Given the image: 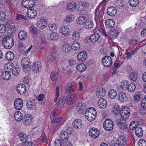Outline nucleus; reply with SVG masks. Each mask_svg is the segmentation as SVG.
Here are the masks:
<instances>
[{"mask_svg": "<svg viewBox=\"0 0 146 146\" xmlns=\"http://www.w3.org/2000/svg\"><path fill=\"white\" fill-rule=\"evenodd\" d=\"M118 34V33L117 32H113L110 34V37L111 39H114L117 37Z\"/></svg>", "mask_w": 146, "mask_h": 146, "instance_id": "58", "label": "nucleus"}, {"mask_svg": "<svg viewBox=\"0 0 146 146\" xmlns=\"http://www.w3.org/2000/svg\"><path fill=\"white\" fill-rule=\"evenodd\" d=\"M120 107L117 105L114 106L112 108V111L115 114L117 115L119 113Z\"/></svg>", "mask_w": 146, "mask_h": 146, "instance_id": "50", "label": "nucleus"}, {"mask_svg": "<svg viewBox=\"0 0 146 146\" xmlns=\"http://www.w3.org/2000/svg\"><path fill=\"white\" fill-rule=\"evenodd\" d=\"M31 116L29 114H27L24 115L23 119V123L25 125H29L31 121Z\"/></svg>", "mask_w": 146, "mask_h": 146, "instance_id": "22", "label": "nucleus"}, {"mask_svg": "<svg viewBox=\"0 0 146 146\" xmlns=\"http://www.w3.org/2000/svg\"><path fill=\"white\" fill-rule=\"evenodd\" d=\"M80 44L76 41H74L71 46V48L74 50H76L80 48Z\"/></svg>", "mask_w": 146, "mask_h": 146, "instance_id": "40", "label": "nucleus"}, {"mask_svg": "<svg viewBox=\"0 0 146 146\" xmlns=\"http://www.w3.org/2000/svg\"><path fill=\"white\" fill-rule=\"evenodd\" d=\"M26 104L27 108L31 110L34 109L36 106L35 101L31 99H28L27 100Z\"/></svg>", "mask_w": 146, "mask_h": 146, "instance_id": "12", "label": "nucleus"}, {"mask_svg": "<svg viewBox=\"0 0 146 146\" xmlns=\"http://www.w3.org/2000/svg\"><path fill=\"white\" fill-rule=\"evenodd\" d=\"M129 3L131 6L136 7L139 4V1L138 0H129Z\"/></svg>", "mask_w": 146, "mask_h": 146, "instance_id": "55", "label": "nucleus"}, {"mask_svg": "<svg viewBox=\"0 0 146 146\" xmlns=\"http://www.w3.org/2000/svg\"><path fill=\"white\" fill-rule=\"evenodd\" d=\"M135 133L136 135L139 137L142 136L143 135V131L142 129L140 127H136L135 130Z\"/></svg>", "mask_w": 146, "mask_h": 146, "instance_id": "36", "label": "nucleus"}, {"mask_svg": "<svg viewBox=\"0 0 146 146\" xmlns=\"http://www.w3.org/2000/svg\"><path fill=\"white\" fill-rule=\"evenodd\" d=\"M128 84V82L126 80H124L121 84L120 88L123 90H125L127 89V87Z\"/></svg>", "mask_w": 146, "mask_h": 146, "instance_id": "56", "label": "nucleus"}, {"mask_svg": "<svg viewBox=\"0 0 146 146\" xmlns=\"http://www.w3.org/2000/svg\"><path fill=\"white\" fill-rule=\"evenodd\" d=\"M27 15L30 18H33L37 15V12L34 9H29L27 11Z\"/></svg>", "mask_w": 146, "mask_h": 146, "instance_id": "25", "label": "nucleus"}, {"mask_svg": "<svg viewBox=\"0 0 146 146\" xmlns=\"http://www.w3.org/2000/svg\"><path fill=\"white\" fill-rule=\"evenodd\" d=\"M14 106L16 110H21L23 106V100L20 98L17 99L14 101Z\"/></svg>", "mask_w": 146, "mask_h": 146, "instance_id": "16", "label": "nucleus"}, {"mask_svg": "<svg viewBox=\"0 0 146 146\" xmlns=\"http://www.w3.org/2000/svg\"><path fill=\"white\" fill-rule=\"evenodd\" d=\"M139 146H146V141L143 139L140 140L139 142Z\"/></svg>", "mask_w": 146, "mask_h": 146, "instance_id": "64", "label": "nucleus"}, {"mask_svg": "<svg viewBox=\"0 0 146 146\" xmlns=\"http://www.w3.org/2000/svg\"><path fill=\"white\" fill-rule=\"evenodd\" d=\"M100 38V35L98 33H95L90 35V40L92 42H95L98 40Z\"/></svg>", "mask_w": 146, "mask_h": 146, "instance_id": "23", "label": "nucleus"}, {"mask_svg": "<svg viewBox=\"0 0 146 146\" xmlns=\"http://www.w3.org/2000/svg\"><path fill=\"white\" fill-rule=\"evenodd\" d=\"M94 26V23L93 21L90 20H86L84 24V27L86 29H90L93 27Z\"/></svg>", "mask_w": 146, "mask_h": 146, "instance_id": "35", "label": "nucleus"}, {"mask_svg": "<svg viewBox=\"0 0 146 146\" xmlns=\"http://www.w3.org/2000/svg\"><path fill=\"white\" fill-rule=\"evenodd\" d=\"M111 146H120L117 139L116 140H112L111 141Z\"/></svg>", "mask_w": 146, "mask_h": 146, "instance_id": "62", "label": "nucleus"}, {"mask_svg": "<svg viewBox=\"0 0 146 146\" xmlns=\"http://www.w3.org/2000/svg\"><path fill=\"white\" fill-rule=\"evenodd\" d=\"M2 42L3 46L7 49H10L12 48L14 44V41L12 38L8 36L3 37Z\"/></svg>", "mask_w": 146, "mask_h": 146, "instance_id": "2", "label": "nucleus"}, {"mask_svg": "<svg viewBox=\"0 0 146 146\" xmlns=\"http://www.w3.org/2000/svg\"><path fill=\"white\" fill-rule=\"evenodd\" d=\"M76 68L78 70L81 72L85 71L86 69V67L85 64L81 63L77 65Z\"/></svg>", "mask_w": 146, "mask_h": 146, "instance_id": "43", "label": "nucleus"}, {"mask_svg": "<svg viewBox=\"0 0 146 146\" xmlns=\"http://www.w3.org/2000/svg\"><path fill=\"white\" fill-rule=\"evenodd\" d=\"M120 114L121 117L123 120H127L130 114L129 109L126 106L122 107L120 111Z\"/></svg>", "mask_w": 146, "mask_h": 146, "instance_id": "5", "label": "nucleus"}, {"mask_svg": "<svg viewBox=\"0 0 146 146\" xmlns=\"http://www.w3.org/2000/svg\"><path fill=\"white\" fill-rule=\"evenodd\" d=\"M80 35L79 32L75 31L72 33V38L74 40H78L80 38Z\"/></svg>", "mask_w": 146, "mask_h": 146, "instance_id": "44", "label": "nucleus"}, {"mask_svg": "<svg viewBox=\"0 0 146 146\" xmlns=\"http://www.w3.org/2000/svg\"><path fill=\"white\" fill-rule=\"evenodd\" d=\"M19 68L18 66H17L13 67L12 70V73L13 75L17 76L19 74Z\"/></svg>", "mask_w": 146, "mask_h": 146, "instance_id": "53", "label": "nucleus"}, {"mask_svg": "<svg viewBox=\"0 0 146 146\" xmlns=\"http://www.w3.org/2000/svg\"><path fill=\"white\" fill-rule=\"evenodd\" d=\"M30 60L27 57H25L22 59L21 64L23 66V70L25 72H28L31 69Z\"/></svg>", "mask_w": 146, "mask_h": 146, "instance_id": "4", "label": "nucleus"}, {"mask_svg": "<svg viewBox=\"0 0 146 146\" xmlns=\"http://www.w3.org/2000/svg\"><path fill=\"white\" fill-rule=\"evenodd\" d=\"M41 141L44 143H48V139L46 138V136L44 133H43L41 137Z\"/></svg>", "mask_w": 146, "mask_h": 146, "instance_id": "61", "label": "nucleus"}, {"mask_svg": "<svg viewBox=\"0 0 146 146\" xmlns=\"http://www.w3.org/2000/svg\"><path fill=\"white\" fill-rule=\"evenodd\" d=\"M90 5V3L89 2L84 1L81 3V6L83 7H88Z\"/></svg>", "mask_w": 146, "mask_h": 146, "instance_id": "63", "label": "nucleus"}, {"mask_svg": "<svg viewBox=\"0 0 146 146\" xmlns=\"http://www.w3.org/2000/svg\"><path fill=\"white\" fill-rule=\"evenodd\" d=\"M117 140L120 144V146L124 145L126 143V141L123 137H119Z\"/></svg>", "mask_w": 146, "mask_h": 146, "instance_id": "54", "label": "nucleus"}, {"mask_svg": "<svg viewBox=\"0 0 146 146\" xmlns=\"http://www.w3.org/2000/svg\"><path fill=\"white\" fill-rule=\"evenodd\" d=\"M78 97V95L76 93H70L67 96L66 98V103L68 105L73 104L76 102Z\"/></svg>", "mask_w": 146, "mask_h": 146, "instance_id": "3", "label": "nucleus"}, {"mask_svg": "<svg viewBox=\"0 0 146 146\" xmlns=\"http://www.w3.org/2000/svg\"><path fill=\"white\" fill-rule=\"evenodd\" d=\"M115 25L114 21L112 19H108L106 22V25L107 27L110 28L113 27Z\"/></svg>", "mask_w": 146, "mask_h": 146, "instance_id": "42", "label": "nucleus"}, {"mask_svg": "<svg viewBox=\"0 0 146 146\" xmlns=\"http://www.w3.org/2000/svg\"><path fill=\"white\" fill-rule=\"evenodd\" d=\"M109 97L111 99H114L117 96V92L115 90L112 89L110 90L108 93Z\"/></svg>", "mask_w": 146, "mask_h": 146, "instance_id": "38", "label": "nucleus"}, {"mask_svg": "<svg viewBox=\"0 0 146 146\" xmlns=\"http://www.w3.org/2000/svg\"><path fill=\"white\" fill-rule=\"evenodd\" d=\"M130 80L132 82H135L137 79V75L136 72H131L129 75Z\"/></svg>", "mask_w": 146, "mask_h": 146, "instance_id": "41", "label": "nucleus"}, {"mask_svg": "<svg viewBox=\"0 0 146 146\" xmlns=\"http://www.w3.org/2000/svg\"><path fill=\"white\" fill-rule=\"evenodd\" d=\"M58 75L56 72H51L50 74V78L54 81H56L58 80Z\"/></svg>", "mask_w": 146, "mask_h": 146, "instance_id": "51", "label": "nucleus"}, {"mask_svg": "<svg viewBox=\"0 0 146 146\" xmlns=\"http://www.w3.org/2000/svg\"><path fill=\"white\" fill-rule=\"evenodd\" d=\"M86 19L84 16H80L78 17L76 19V23L80 25L84 24L86 21Z\"/></svg>", "mask_w": 146, "mask_h": 146, "instance_id": "37", "label": "nucleus"}, {"mask_svg": "<svg viewBox=\"0 0 146 146\" xmlns=\"http://www.w3.org/2000/svg\"><path fill=\"white\" fill-rule=\"evenodd\" d=\"M102 62L104 67L108 68L112 64V60L110 56H106L102 58Z\"/></svg>", "mask_w": 146, "mask_h": 146, "instance_id": "7", "label": "nucleus"}, {"mask_svg": "<svg viewBox=\"0 0 146 146\" xmlns=\"http://www.w3.org/2000/svg\"><path fill=\"white\" fill-rule=\"evenodd\" d=\"M72 124L73 126L77 129H79L82 127V121L79 119H75L73 121Z\"/></svg>", "mask_w": 146, "mask_h": 146, "instance_id": "26", "label": "nucleus"}, {"mask_svg": "<svg viewBox=\"0 0 146 146\" xmlns=\"http://www.w3.org/2000/svg\"><path fill=\"white\" fill-rule=\"evenodd\" d=\"M14 117L16 121H20L23 118V115L20 111H18L15 113Z\"/></svg>", "mask_w": 146, "mask_h": 146, "instance_id": "32", "label": "nucleus"}, {"mask_svg": "<svg viewBox=\"0 0 146 146\" xmlns=\"http://www.w3.org/2000/svg\"><path fill=\"white\" fill-rule=\"evenodd\" d=\"M98 105L100 108L104 109L107 106L106 101L104 98H101L98 101Z\"/></svg>", "mask_w": 146, "mask_h": 146, "instance_id": "21", "label": "nucleus"}, {"mask_svg": "<svg viewBox=\"0 0 146 146\" xmlns=\"http://www.w3.org/2000/svg\"><path fill=\"white\" fill-rule=\"evenodd\" d=\"M74 19V16L72 15H69L66 16L65 22L66 23L70 22Z\"/></svg>", "mask_w": 146, "mask_h": 146, "instance_id": "47", "label": "nucleus"}, {"mask_svg": "<svg viewBox=\"0 0 146 146\" xmlns=\"http://www.w3.org/2000/svg\"><path fill=\"white\" fill-rule=\"evenodd\" d=\"M106 93L105 89L103 88H100L98 89L96 91V95L99 98H101L104 96Z\"/></svg>", "mask_w": 146, "mask_h": 146, "instance_id": "27", "label": "nucleus"}, {"mask_svg": "<svg viewBox=\"0 0 146 146\" xmlns=\"http://www.w3.org/2000/svg\"><path fill=\"white\" fill-rule=\"evenodd\" d=\"M56 58V55L54 51H52L50 56V59L51 61L55 60Z\"/></svg>", "mask_w": 146, "mask_h": 146, "instance_id": "59", "label": "nucleus"}, {"mask_svg": "<svg viewBox=\"0 0 146 146\" xmlns=\"http://www.w3.org/2000/svg\"><path fill=\"white\" fill-rule=\"evenodd\" d=\"M60 138L64 142L66 141L68 139V134L66 131L62 132L60 134Z\"/></svg>", "mask_w": 146, "mask_h": 146, "instance_id": "31", "label": "nucleus"}, {"mask_svg": "<svg viewBox=\"0 0 146 146\" xmlns=\"http://www.w3.org/2000/svg\"><path fill=\"white\" fill-rule=\"evenodd\" d=\"M86 107L84 103L81 102L78 104L76 108V111L79 114L82 113L86 110Z\"/></svg>", "mask_w": 146, "mask_h": 146, "instance_id": "14", "label": "nucleus"}, {"mask_svg": "<svg viewBox=\"0 0 146 146\" xmlns=\"http://www.w3.org/2000/svg\"><path fill=\"white\" fill-rule=\"evenodd\" d=\"M47 24V23L46 20L42 19L38 21L37 25L38 27L41 29H44L46 28Z\"/></svg>", "mask_w": 146, "mask_h": 146, "instance_id": "24", "label": "nucleus"}, {"mask_svg": "<svg viewBox=\"0 0 146 146\" xmlns=\"http://www.w3.org/2000/svg\"><path fill=\"white\" fill-rule=\"evenodd\" d=\"M15 57L14 53L9 51L7 52L6 55V58L9 61H11L13 60Z\"/></svg>", "mask_w": 146, "mask_h": 146, "instance_id": "39", "label": "nucleus"}, {"mask_svg": "<svg viewBox=\"0 0 146 146\" xmlns=\"http://www.w3.org/2000/svg\"><path fill=\"white\" fill-rule=\"evenodd\" d=\"M1 76L5 80H9L11 78V74L8 71H5L1 74Z\"/></svg>", "mask_w": 146, "mask_h": 146, "instance_id": "28", "label": "nucleus"}, {"mask_svg": "<svg viewBox=\"0 0 146 146\" xmlns=\"http://www.w3.org/2000/svg\"><path fill=\"white\" fill-rule=\"evenodd\" d=\"M41 63L38 61L35 62L32 65V69L35 72H38L41 69Z\"/></svg>", "mask_w": 146, "mask_h": 146, "instance_id": "13", "label": "nucleus"}, {"mask_svg": "<svg viewBox=\"0 0 146 146\" xmlns=\"http://www.w3.org/2000/svg\"><path fill=\"white\" fill-rule=\"evenodd\" d=\"M49 30L51 31H55L57 29V25L54 23H50L48 24Z\"/></svg>", "mask_w": 146, "mask_h": 146, "instance_id": "46", "label": "nucleus"}, {"mask_svg": "<svg viewBox=\"0 0 146 146\" xmlns=\"http://www.w3.org/2000/svg\"><path fill=\"white\" fill-rule=\"evenodd\" d=\"M77 5L76 3L74 2H72L67 5V9L70 11L72 10L73 9H77Z\"/></svg>", "mask_w": 146, "mask_h": 146, "instance_id": "29", "label": "nucleus"}, {"mask_svg": "<svg viewBox=\"0 0 146 146\" xmlns=\"http://www.w3.org/2000/svg\"><path fill=\"white\" fill-rule=\"evenodd\" d=\"M72 86L73 83H71L69 85L67 86L65 88L66 92L67 93H70L71 91V89H72Z\"/></svg>", "mask_w": 146, "mask_h": 146, "instance_id": "60", "label": "nucleus"}, {"mask_svg": "<svg viewBox=\"0 0 146 146\" xmlns=\"http://www.w3.org/2000/svg\"><path fill=\"white\" fill-rule=\"evenodd\" d=\"M141 93L140 92H138L135 93L134 95L135 100L136 102H139L140 100Z\"/></svg>", "mask_w": 146, "mask_h": 146, "instance_id": "52", "label": "nucleus"}, {"mask_svg": "<svg viewBox=\"0 0 146 146\" xmlns=\"http://www.w3.org/2000/svg\"><path fill=\"white\" fill-rule=\"evenodd\" d=\"M60 32L62 35L66 36L70 33V29L68 25H64L62 26L60 30Z\"/></svg>", "mask_w": 146, "mask_h": 146, "instance_id": "15", "label": "nucleus"}, {"mask_svg": "<svg viewBox=\"0 0 146 146\" xmlns=\"http://www.w3.org/2000/svg\"><path fill=\"white\" fill-rule=\"evenodd\" d=\"M6 31V27L4 24H0V33H5Z\"/></svg>", "mask_w": 146, "mask_h": 146, "instance_id": "57", "label": "nucleus"}, {"mask_svg": "<svg viewBox=\"0 0 146 146\" xmlns=\"http://www.w3.org/2000/svg\"><path fill=\"white\" fill-rule=\"evenodd\" d=\"M19 136L21 141L23 143H25L28 141V136L25 133H20Z\"/></svg>", "mask_w": 146, "mask_h": 146, "instance_id": "30", "label": "nucleus"}, {"mask_svg": "<svg viewBox=\"0 0 146 146\" xmlns=\"http://www.w3.org/2000/svg\"><path fill=\"white\" fill-rule=\"evenodd\" d=\"M71 46L70 44L67 43L64 44L62 48V50L65 53H68L71 49Z\"/></svg>", "mask_w": 146, "mask_h": 146, "instance_id": "34", "label": "nucleus"}, {"mask_svg": "<svg viewBox=\"0 0 146 146\" xmlns=\"http://www.w3.org/2000/svg\"><path fill=\"white\" fill-rule=\"evenodd\" d=\"M87 56L86 52L84 51L80 52L77 56V60L80 62H84Z\"/></svg>", "mask_w": 146, "mask_h": 146, "instance_id": "11", "label": "nucleus"}, {"mask_svg": "<svg viewBox=\"0 0 146 146\" xmlns=\"http://www.w3.org/2000/svg\"><path fill=\"white\" fill-rule=\"evenodd\" d=\"M118 99L121 102H124L128 99L127 93L124 92H121L118 94Z\"/></svg>", "mask_w": 146, "mask_h": 146, "instance_id": "17", "label": "nucleus"}, {"mask_svg": "<svg viewBox=\"0 0 146 146\" xmlns=\"http://www.w3.org/2000/svg\"><path fill=\"white\" fill-rule=\"evenodd\" d=\"M65 102V100L64 99L60 98L58 101V108L62 109V108L64 105Z\"/></svg>", "mask_w": 146, "mask_h": 146, "instance_id": "49", "label": "nucleus"}, {"mask_svg": "<svg viewBox=\"0 0 146 146\" xmlns=\"http://www.w3.org/2000/svg\"><path fill=\"white\" fill-rule=\"evenodd\" d=\"M107 11L108 15L111 16H113L116 14L117 10L115 7L112 6L108 7L107 9Z\"/></svg>", "mask_w": 146, "mask_h": 146, "instance_id": "19", "label": "nucleus"}, {"mask_svg": "<svg viewBox=\"0 0 146 146\" xmlns=\"http://www.w3.org/2000/svg\"><path fill=\"white\" fill-rule=\"evenodd\" d=\"M98 9H96V11L95 12V20L96 22L97 26L99 25L100 23L101 22L100 18L99 17V13L97 11Z\"/></svg>", "mask_w": 146, "mask_h": 146, "instance_id": "48", "label": "nucleus"}, {"mask_svg": "<svg viewBox=\"0 0 146 146\" xmlns=\"http://www.w3.org/2000/svg\"><path fill=\"white\" fill-rule=\"evenodd\" d=\"M21 4L24 7L30 8L34 6L35 1L34 0H23Z\"/></svg>", "mask_w": 146, "mask_h": 146, "instance_id": "8", "label": "nucleus"}, {"mask_svg": "<svg viewBox=\"0 0 146 146\" xmlns=\"http://www.w3.org/2000/svg\"><path fill=\"white\" fill-rule=\"evenodd\" d=\"M104 128L107 131L111 130L113 127L112 121L110 119H106L103 123Z\"/></svg>", "mask_w": 146, "mask_h": 146, "instance_id": "6", "label": "nucleus"}, {"mask_svg": "<svg viewBox=\"0 0 146 146\" xmlns=\"http://www.w3.org/2000/svg\"><path fill=\"white\" fill-rule=\"evenodd\" d=\"M17 90L18 93L22 94L26 92V87L24 84H20L17 87Z\"/></svg>", "mask_w": 146, "mask_h": 146, "instance_id": "18", "label": "nucleus"}, {"mask_svg": "<svg viewBox=\"0 0 146 146\" xmlns=\"http://www.w3.org/2000/svg\"><path fill=\"white\" fill-rule=\"evenodd\" d=\"M136 88V85L134 83H131L128 86L127 88L129 92H133L134 91Z\"/></svg>", "mask_w": 146, "mask_h": 146, "instance_id": "45", "label": "nucleus"}, {"mask_svg": "<svg viewBox=\"0 0 146 146\" xmlns=\"http://www.w3.org/2000/svg\"><path fill=\"white\" fill-rule=\"evenodd\" d=\"M96 111L95 109L91 108L87 109L85 111V115L86 119L89 121H94L96 117Z\"/></svg>", "mask_w": 146, "mask_h": 146, "instance_id": "1", "label": "nucleus"}, {"mask_svg": "<svg viewBox=\"0 0 146 146\" xmlns=\"http://www.w3.org/2000/svg\"><path fill=\"white\" fill-rule=\"evenodd\" d=\"M51 120H53V122L58 123L59 125L62 119V117L60 116H57L56 113V110H53L51 115Z\"/></svg>", "mask_w": 146, "mask_h": 146, "instance_id": "9", "label": "nucleus"}, {"mask_svg": "<svg viewBox=\"0 0 146 146\" xmlns=\"http://www.w3.org/2000/svg\"><path fill=\"white\" fill-rule=\"evenodd\" d=\"M99 133L98 129L95 128H91L89 131V135L94 138L97 137L99 136Z\"/></svg>", "mask_w": 146, "mask_h": 146, "instance_id": "10", "label": "nucleus"}, {"mask_svg": "<svg viewBox=\"0 0 146 146\" xmlns=\"http://www.w3.org/2000/svg\"><path fill=\"white\" fill-rule=\"evenodd\" d=\"M59 34L55 32H53L49 33L47 36L48 38L52 41L57 40L59 38Z\"/></svg>", "mask_w": 146, "mask_h": 146, "instance_id": "20", "label": "nucleus"}, {"mask_svg": "<svg viewBox=\"0 0 146 146\" xmlns=\"http://www.w3.org/2000/svg\"><path fill=\"white\" fill-rule=\"evenodd\" d=\"M27 33L24 31H21L19 33V37L21 40H25L27 37Z\"/></svg>", "mask_w": 146, "mask_h": 146, "instance_id": "33", "label": "nucleus"}]
</instances>
